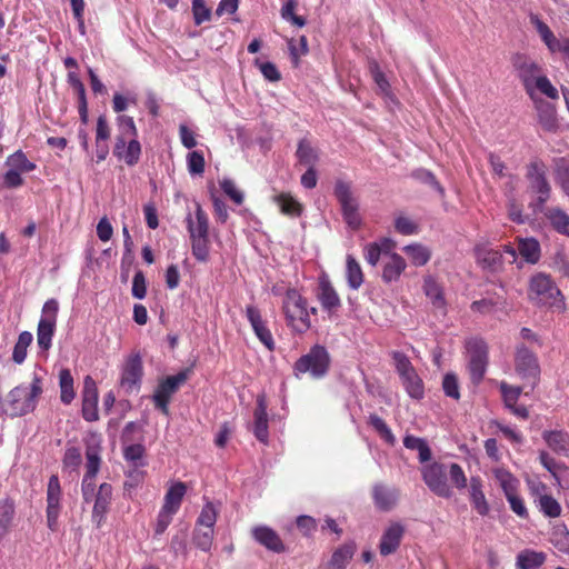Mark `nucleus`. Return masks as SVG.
Returning a JSON list of instances; mask_svg holds the SVG:
<instances>
[{"mask_svg":"<svg viewBox=\"0 0 569 569\" xmlns=\"http://www.w3.org/2000/svg\"><path fill=\"white\" fill-rule=\"evenodd\" d=\"M402 250L408 256L411 264L416 267L427 264L431 258V250L422 243H410L405 246Z\"/></svg>","mask_w":569,"mask_h":569,"instance_id":"2f4dec72","label":"nucleus"},{"mask_svg":"<svg viewBox=\"0 0 569 569\" xmlns=\"http://www.w3.org/2000/svg\"><path fill=\"white\" fill-rule=\"evenodd\" d=\"M355 553V547L352 545H343L337 548L329 562L328 569H346Z\"/></svg>","mask_w":569,"mask_h":569,"instance_id":"ea45409f","label":"nucleus"},{"mask_svg":"<svg viewBox=\"0 0 569 569\" xmlns=\"http://www.w3.org/2000/svg\"><path fill=\"white\" fill-rule=\"evenodd\" d=\"M144 467L130 466L126 471V481L123 485L124 493L132 498L136 490L143 483L146 478Z\"/></svg>","mask_w":569,"mask_h":569,"instance_id":"f704fd0d","label":"nucleus"},{"mask_svg":"<svg viewBox=\"0 0 569 569\" xmlns=\"http://www.w3.org/2000/svg\"><path fill=\"white\" fill-rule=\"evenodd\" d=\"M467 351L469 355V371L473 382H479L487 368L488 350L487 345L481 339H470L467 342Z\"/></svg>","mask_w":569,"mask_h":569,"instance_id":"ddd939ff","label":"nucleus"},{"mask_svg":"<svg viewBox=\"0 0 569 569\" xmlns=\"http://www.w3.org/2000/svg\"><path fill=\"white\" fill-rule=\"evenodd\" d=\"M329 353L322 346H315L311 350L302 356L295 366L298 373H310L313 378L323 377L329 368Z\"/></svg>","mask_w":569,"mask_h":569,"instance_id":"1a4fd4ad","label":"nucleus"},{"mask_svg":"<svg viewBox=\"0 0 569 569\" xmlns=\"http://www.w3.org/2000/svg\"><path fill=\"white\" fill-rule=\"evenodd\" d=\"M82 417L87 421H96L98 413V389L94 380L87 376L83 381L82 390Z\"/></svg>","mask_w":569,"mask_h":569,"instance_id":"f3484780","label":"nucleus"},{"mask_svg":"<svg viewBox=\"0 0 569 569\" xmlns=\"http://www.w3.org/2000/svg\"><path fill=\"white\" fill-rule=\"evenodd\" d=\"M14 518V505L4 500L0 503V540L10 531Z\"/></svg>","mask_w":569,"mask_h":569,"instance_id":"c03bdc74","label":"nucleus"},{"mask_svg":"<svg viewBox=\"0 0 569 569\" xmlns=\"http://www.w3.org/2000/svg\"><path fill=\"white\" fill-rule=\"evenodd\" d=\"M193 540L198 548L209 551L212 546L213 529L197 526Z\"/></svg>","mask_w":569,"mask_h":569,"instance_id":"5fc2aeb1","label":"nucleus"},{"mask_svg":"<svg viewBox=\"0 0 569 569\" xmlns=\"http://www.w3.org/2000/svg\"><path fill=\"white\" fill-rule=\"evenodd\" d=\"M543 439L547 445L557 453H569V436L562 431H545Z\"/></svg>","mask_w":569,"mask_h":569,"instance_id":"4c0bfd02","label":"nucleus"},{"mask_svg":"<svg viewBox=\"0 0 569 569\" xmlns=\"http://www.w3.org/2000/svg\"><path fill=\"white\" fill-rule=\"evenodd\" d=\"M500 391L507 408H513L517 403L522 389L520 387H513L506 382L500 383Z\"/></svg>","mask_w":569,"mask_h":569,"instance_id":"bf43d9fd","label":"nucleus"},{"mask_svg":"<svg viewBox=\"0 0 569 569\" xmlns=\"http://www.w3.org/2000/svg\"><path fill=\"white\" fill-rule=\"evenodd\" d=\"M61 486L58 476L49 478L47 487V523L50 530H56L61 509Z\"/></svg>","mask_w":569,"mask_h":569,"instance_id":"dca6fc26","label":"nucleus"},{"mask_svg":"<svg viewBox=\"0 0 569 569\" xmlns=\"http://www.w3.org/2000/svg\"><path fill=\"white\" fill-rule=\"evenodd\" d=\"M252 536L260 545L273 552L280 553L286 550L284 545L278 533L267 526H259L253 528Z\"/></svg>","mask_w":569,"mask_h":569,"instance_id":"b1692460","label":"nucleus"},{"mask_svg":"<svg viewBox=\"0 0 569 569\" xmlns=\"http://www.w3.org/2000/svg\"><path fill=\"white\" fill-rule=\"evenodd\" d=\"M267 408L268 403L266 396L259 395L257 397V408L253 413L254 421L252 431L256 438L263 443H267L269 439Z\"/></svg>","mask_w":569,"mask_h":569,"instance_id":"4be33fe9","label":"nucleus"},{"mask_svg":"<svg viewBox=\"0 0 569 569\" xmlns=\"http://www.w3.org/2000/svg\"><path fill=\"white\" fill-rule=\"evenodd\" d=\"M395 230L402 236H413L419 232V224L408 216L398 214L395 218Z\"/></svg>","mask_w":569,"mask_h":569,"instance_id":"8fccbe9b","label":"nucleus"},{"mask_svg":"<svg viewBox=\"0 0 569 569\" xmlns=\"http://www.w3.org/2000/svg\"><path fill=\"white\" fill-rule=\"evenodd\" d=\"M373 499L378 508L388 510L395 506L398 499V493L393 489L383 486H376L373 489Z\"/></svg>","mask_w":569,"mask_h":569,"instance_id":"a19ab883","label":"nucleus"},{"mask_svg":"<svg viewBox=\"0 0 569 569\" xmlns=\"http://www.w3.org/2000/svg\"><path fill=\"white\" fill-rule=\"evenodd\" d=\"M537 502L540 508V511L545 516L549 518H557L561 515V506L553 497L549 495H541Z\"/></svg>","mask_w":569,"mask_h":569,"instance_id":"3c124183","label":"nucleus"},{"mask_svg":"<svg viewBox=\"0 0 569 569\" xmlns=\"http://www.w3.org/2000/svg\"><path fill=\"white\" fill-rule=\"evenodd\" d=\"M42 393L41 379L33 377L30 383L17 386L7 395L2 411L10 417H21L32 412Z\"/></svg>","mask_w":569,"mask_h":569,"instance_id":"f257e3e1","label":"nucleus"},{"mask_svg":"<svg viewBox=\"0 0 569 569\" xmlns=\"http://www.w3.org/2000/svg\"><path fill=\"white\" fill-rule=\"evenodd\" d=\"M32 341H33V336L31 332L22 331L19 335L18 341L16 342L13 352H12V360L16 363L21 365L26 360L28 348L30 347Z\"/></svg>","mask_w":569,"mask_h":569,"instance_id":"37998d69","label":"nucleus"},{"mask_svg":"<svg viewBox=\"0 0 569 569\" xmlns=\"http://www.w3.org/2000/svg\"><path fill=\"white\" fill-rule=\"evenodd\" d=\"M539 121L547 130H552L557 126L556 111L551 104H546L539 109Z\"/></svg>","mask_w":569,"mask_h":569,"instance_id":"0e129e2a","label":"nucleus"},{"mask_svg":"<svg viewBox=\"0 0 569 569\" xmlns=\"http://www.w3.org/2000/svg\"><path fill=\"white\" fill-rule=\"evenodd\" d=\"M551 543L562 553H569V530L565 525L552 529Z\"/></svg>","mask_w":569,"mask_h":569,"instance_id":"de8ad7c7","label":"nucleus"},{"mask_svg":"<svg viewBox=\"0 0 569 569\" xmlns=\"http://www.w3.org/2000/svg\"><path fill=\"white\" fill-rule=\"evenodd\" d=\"M143 377V365L139 353L129 355L121 367L120 387L126 393H137Z\"/></svg>","mask_w":569,"mask_h":569,"instance_id":"f8f14e48","label":"nucleus"},{"mask_svg":"<svg viewBox=\"0 0 569 569\" xmlns=\"http://www.w3.org/2000/svg\"><path fill=\"white\" fill-rule=\"evenodd\" d=\"M217 515L218 511L213 503L207 502L198 517L197 526L213 529L217 521Z\"/></svg>","mask_w":569,"mask_h":569,"instance_id":"4d7b16f0","label":"nucleus"},{"mask_svg":"<svg viewBox=\"0 0 569 569\" xmlns=\"http://www.w3.org/2000/svg\"><path fill=\"white\" fill-rule=\"evenodd\" d=\"M406 268V260L399 253L391 252L382 267V280L388 283L399 280Z\"/></svg>","mask_w":569,"mask_h":569,"instance_id":"a878e982","label":"nucleus"},{"mask_svg":"<svg viewBox=\"0 0 569 569\" xmlns=\"http://www.w3.org/2000/svg\"><path fill=\"white\" fill-rule=\"evenodd\" d=\"M518 250L523 260L529 263H536L540 259V244L535 238H519Z\"/></svg>","mask_w":569,"mask_h":569,"instance_id":"473e14b6","label":"nucleus"},{"mask_svg":"<svg viewBox=\"0 0 569 569\" xmlns=\"http://www.w3.org/2000/svg\"><path fill=\"white\" fill-rule=\"evenodd\" d=\"M371 72L379 91L385 97L392 99L391 87L383 72L377 66L372 68Z\"/></svg>","mask_w":569,"mask_h":569,"instance_id":"69168bd1","label":"nucleus"},{"mask_svg":"<svg viewBox=\"0 0 569 569\" xmlns=\"http://www.w3.org/2000/svg\"><path fill=\"white\" fill-rule=\"evenodd\" d=\"M423 291L427 298L430 300L433 308L445 311L446 299L443 295V289L435 278H425Z\"/></svg>","mask_w":569,"mask_h":569,"instance_id":"cd10ccee","label":"nucleus"},{"mask_svg":"<svg viewBox=\"0 0 569 569\" xmlns=\"http://www.w3.org/2000/svg\"><path fill=\"white\" fill-rule=\"evenodd\" d=\"M403 445L407 449L417 450L421 462H427L431 459V450L423 439L415 436H407L403 439Z\"/></svg>","mask_w":569,"mask_h":569,"instance_id":"a18cd8bd","label":"nucleus"},{"mask_svg":"<svg viewBox=\"0 0 569 569\" xmlns=\"http://www.w3.org/2000/svg\"><path fill=\"white\" fill-rule=\"evenodd\" d=\"M546 555L535 550H523L518 553L516 567L517 569H537L543 565Z\"/></svg>","mask_w":569,"mask_h":569,"instance_id":"72a5a7b5","label":"nucleus"},{"mask_svg":"<svg viewBox=\"0 0 569 569\" xmlns=\"http://www.w3.org/2000/svg\"><path fill=\"white\" fill-rule=\"evenodd\" d=\"M469 495L476 511L481 516H486L489 512V505L482 491V482L479 477H471Z\"/></svg>","mask_w":569,"mask_h":569,"instance_id":"bb28decb","label":"nucleus"},{"mask_svg":"<svg viewBox=\"0 0 569 569\" xmlns=\"http://www.w3.org/2000/svg\"><path fill=\"white\" fill-rule=\"evenodd\" d=\"M335 196L337 197L346 223L353 230L361 226L362 219L359 213V202L355 197L348 182L338 180L335 184Z\"/></svg>","mask_w":569,"mask_h":569,"instance_id":"6e6552de","label":"nucleus"},{"mask_svg":"<svg viewBox=\"0 0 569 569\" xmlns=\"http://www.w3.org/2000/svg\"><path fill=\"white\" fill-rule=\"evenodd\" d=\"M192 13L197 26L210 20L211 11L204 0H192Z\"/></svg>","mask_w":569,"mask_h":569,"instance_id":"e2e57ef3","label":"nucleus"},{"mask_svg":"<svg viewBox=\"0 0 569 569\" xmlns=\"http://www.w3.org/2000/svg\"><path fill=\"white\" fill-rule=\"evenodd\" d=\"M247 318L257 336V338L266 346L268 350L274 349V341L270 330L267 328L261 318L260 311L254 306L246 308Z\"/></svg>","mask_w":569,"mask_h":569,"instance_id":"aec40b11","label":"nucleus"},{"mask_svg":"<svg viewBox=\"0 0 569 569\" xmlns=\"http://www.w3.org/2000/svg\"><path fill=\"white\" fill-rule=\"evenodd\" d=\"M114 156L128 166H134L139 162L141 156V144L137 138L121 140L116 139Z\"/></svg>","mask_w":569,"mask_h":569,"instance_id":"6ab92c4d","label":"nucleus"},{"mask_svg":"<svg viewBox=\"0 0 569 569\" xmlns=\"http://www.w3.org/2000/svg\"><path fill=\"white\" fill-rule=\"evenodd\" d=\"M144 452L146 449L142 445L134 443L124 448L123 456L130 466L146 467Z\"/></svg>","mask_w":569,"mask_h":569,"instance_id":"09e8293b","label":"nucleus"},{"mask_svg":"<svg viewBox=\"0 0 569 569\" xmlns=\"http://www.w3.org/2000/svg\"><path fill=\"white\" fill-rule=\"evenodd\" d=\"M296 156L299 163L307 168H315L320 158L319 150L307 139L299 141Z\"/></svg>","mask_w":569,"mask_h":569,"instance_id":"c85d7f7f","label":"nucleus"},{"mask_svg":"<svg viewBox=\"0 0 569 569\" xmlns=\"http://www.w3.org/2000/svg\"><path fill=\"white\" fill-rule=\"evenodd\" d=\"M188 170L191 174H201L204 171V158L202 153L192 151L188 154Z\"/></svg>","mask_w":569,"mask_h":569,"instance_id":"774afa93","label":"nucleus"},{"mask_svg":"<svg viewBox=\"0 0 569 569\" xmlns=\"http://www.w3.org/2000/svg\"><path fill=\"white\" fill-rule=\"evenodd\" d=\"M317 297L322 309L330 316L335 315L341 306V301L337 291L327 279L320 280Z\"/></svg>","mask_w":569,"mask_h":569,"instance_id":"5701e85b","label":"nucleus"},{"mask_svg":"<svg viewBox=\"0 0 569 569\" xmlns=\"http://www.w3.org/2000/svg\"><path fill=\"white\" fill-rule=\"evenodd\" d=\"M527 178L529 181L528 193L531 198L529 207L537 213L543 210L545 203L550 198L551 188L542 167L538 163H531L528 167Z\"/></svg>","mask_w":569,"mask_h":569,"instance_id":"423d86ee","label":"nucleus"},{"mask_svg":"<svg viewBox=\"0 0 569 569\" xmlns=\"http://www.w3.org/2000/svg\"><path fill=\"white\" fill-rule=\"evenodd\" d=\"M187 380L186 372H179L174 376H169L159 382L152 396L153 402L158 409L166 416L169 415V402L171 397L177 392L179 387Z\"/></svg>","mask_w":569,"mask_h":569,"instance_id":"4468645a","label":"nucleus"},{"mask_svg":"<svg viewBox=\"0 0 569 569\" xmlns=\"http://www.w3.org/2000/svg\"><path fill=\"white\" fill-rule=\"evenodd\" d=\"M545 217L557 232L569 237V214L566 211L552 207L545 211Z\"/></svg>","mask_w":569,"mask_h":569,"instance_id":"c756f323","label":"nucleus"},{"mask_svg":"<svg viewBox=\"0 0 569 569\" xmlns=\"http://www.w3.org/2000/svg\"><path fill=\"white\" fill-rule=\"evenodd\" d=\"M501 254L492 249H477V260L486 268H495Z\"/></svg>","mask_w":569,"mask_h":569,"instance_id":"052dcab7","label":"nucleus"},{"mask_svg":"<svg viewBox=\"0 0 569 569\" xmlns=\"http://www.w3.org/2000/svg\"><path fill=\"white\" fill-rule=\"evenodd\" d=\"M6 166L14 171L20 173L30 172L36 169V164L31 162L26 153L21 150H18L10 154L6 159Z\"/></svg>","mask_w":569,"mask_h":569,"instance_id":"79ce46f5","label":"nucleus"},{"mask_svg":"<svg viewBox=\"0 0 569 569\" xmlns=\"http://www.w3.org/2000/svg\"><path fill=\"white\" fill-rule=\"evenodd\" d=\"M101 447L100 441L96 437L87 442L86 448V475L82 479V496L89 501L94 496V478L101 465Z\"/></svg>","mask_w":569,"mask_h":569,"instance_id":"0eeeda50","label":"nucleus"},{"mask_svg":"<svg viewBox=\"0 0 569 569\" xmlns=\"http://www.w3.org/2000/svg\"><path fill=\"white\" fill-rule=\"evenodd\" d=\"M403 532H405V529L400 523H398V522L391 523L385 530V532L381 537L380 545H379L380 553L382 556H388L390 553H393L400 545Z\"/></svg>","mask_w":569,"mask_h":569,"instance_id":"393cba45","label":"nucleus"},{"mask_svg":"<svg viewBox=\"0 0 569 569\" xmlns=\"http://www.w3.org/2000/svg\"><path fill=\"white\" fill-rule=\"evenodd\" d=\"M532 87L537 88L541 93L550 99H558V90L545 76H538L535 78Z\"/></svg>","mask_w":569,"mask_h":569,"instance_id":"680f3d73","label":"nucleus"},{"mask_svg":"<svg viewBox=\"0 0 569 569\" xmlns=\"http://www.w3.org/2000/svg\"><path fill=\"white\" fill-rule=\"evenodd\" d=\"M281 309L287 326L298 333H303L310 329V315L317 312V309L309 307L307 299L295 288L284 292Z\"/></svg>","mask_w":569,"mask_h":569,"instance_id":"f03ea898","label":"nucleus"},{"mask_svg":"<svg viewBox=\"0 0 569 569\" xmlns=\"http://www.w3.org/2000/svg\"><path fill=\"white\" fill-rule=\"evenodd\" d=\"M73 377L69 369H61L59 371V387H60V400L64 405H69L76 397Z\"/></svg>","mask_w":569,"mask_h":569,"instance_id":"c9c22d12","label":"nucleus"},{"mask_svg":"<svg viewBox=\"0 0 569 569\" xmlns=\"http://www.w3.org/2000/svg\"><path fill=\"white\" fill-rule=\"evenodd\" d=\"M58 311L59 303L56 299H49L42 307V315L37 329V342L43 350H48L51 347Z\"/></svg>","mask_w":569,"mask_h":569,"instance_id":"9b49d317","label":"nucleus"},{"mask_svg":"<svg viewBox=\"0 0 569 569\" xmlns=\"http://www.w3.org/2000/svg\"><path fill=\"white\" fill-rule=\"evenodd\" d=\"M369 422L385 441L390 445L395 443L396 438L393 433L380 417L372 415L369 418Z\"/></svg>","mask_w":569,"mask_h":569,"instance_id":"13d9d810","label":"nucleus"},{"mask_svg":"<svg viewBox=\"0 0 569 569\" xmlns=\"http://www.w3.org/2000/svg\"><path fill=\"white\" fill-rule=\"evenodd\" d=\"M528 297L531 301L537 303L561 308L563 305V297L546 273H536L529 281Z\"/></svg>","mask_w":569,"mask_h":569,"instance_id":"39448f33","label":"nucleus"},{"mask_svg":"<svg viewBox=\"0 0 569 569\" xmlns=\"http://www.w3.org/2000/svg\"><path fill=\"white\" fill-rule=\"evenodd\" d=\"M112 500V487L109 483H101L94 498V505L92 509V520L97 527H101L106 515L109 510V506Z\"/></svg>","mask_w":569,"mask_h":569,"instance_id":"412c9836","label":"nucleus"},{"mask_svg":"<svg viewBox=\"0 0 569 569\" xmlns=\"http://www.w3.org/2000/svg\"><path fill=\"white\" fill-rule=\"evenodd\" d=\"M396 370L400 376L402 385L407 393L413 399H421L423 397V382L411 365L410 360L400 352L393 353Z\"/></svg>","mask_w":569,"mask_h":569,"instance_id":"9d476101","label":"nucleus"},{"mask_svg":"<svg viewBox=\"0 0 569 569\" xmlns=\"http://www.w3.org/2000/svg\"><path fill=\"white\" fill-rule=\"evenodd\" d=\"M187 486L181 481L171 482L163 498V505L158 513L154 533L162 535L171 523L173 516L179 511Z\"/></svg>","mask_w":569,"mask_h":569,"instance_id":"20e7f679","label":"nucleus"},{"mask_svg":"<svg viewBox=\"0 0 569 569\" xmlns=\"http://www.w3.org/2000/svg\"><path fill=\"white\" fill-rule=\"evenodd\" d=\"M273 201L279 206L280 211L289 217H299L302 212L301 203L290 193H279L273 197Z\"/></svg>","mask_w":569,"mask_h":569,"instance_id":"e433bc0d","label":"nucleus"},{"mask_svg":"<svg viewBox=\"0 0 569 569\" xmlns=\"http://www.w3.org/2000/svg\"><path fill=\"white\" fill-rule=\"evenodd\" d=\"M186 220L190 234L192 254L198 261L207 262L210 249L208 238L209 221L206 212L198 202H196L194 217L188 214Z\"/></svg>","mask_w":569,"mask_h":569,"instance_id":"7ed1b4c3","label":"nucleus"},{"mask_svg":"<svg viewBox=\"0 0 569 569\" xmlns=\"http://www.w3.org/2000/svg\"><path fill=\"white\" fill-rule=\"evenodd\" d=\"M118 136L116 139L128 140L137 138L138 130L134 124L133 118L128 116H119L117 118Z\"/></svg>","mask_w":569,"mask_h":569,"instance_id":"49530a36","label":"nucleus"},{"mask_svg":"<svg viewBox=\"0 0 569 569\" xmlns=\"http://www.w3.org/2000/svg\"><path fill=\"white\" fill-rule=\"evenodd\" d=\"M516 371L522 379L536 380L540 373L536 356L527 348L519 347L516 353Z\"/></svg>","mask_w":569,"mask_h":569,"instance_id":"a211bd4d","label":"nucleus"},{"mask_svg":"<svg viewBox=\"0 0 569 569\" xmlns=\"http://www.w3.org/2000/svg\"><path fill=\"white\" fill-rule=\"evenodd\" d=\"M495 477L500 483L506 496L517 491L518 480L509 471L500 468L496 469Z\"/></svg>","mask_w":569,"mask_h":569,"instance_id":"6e6d98bb","label":"nucleus"},{"mask_svg":"<svg viewBox=\"0 0 569 569\" xmlns=\"http://www.w3.org/2000/svg\"><path fill=\"white\" fill-rule=\"evenodd\" d=\"M82 463V455L80 449L76 447H69L64 451L62 459L63 470L72 472L77 471Z\"/></svg>","mask_w":569,"mask_h":569,"instance_id":"864d4df0","label":"nucleus"},{"mask_svg":"<svg viewBox=\"0 0 569 569\" xmlns=\"http://www.w3.org/2000/svg\"><path fill=\"white\" fill-rule=\"evenodd\" d=\"M346 279L348 286L353 290L359 289L365 281L361 266L352 254L346 257Z\"/></svg>","mask_w":569,"mask_h":569,"instance_id":"7c9ffc66","label":"nucleus"},{"mask_svg":"<svg viewBox=\"0 0 569 569\" xmlns=\"http://www.w3.org/2000/svg\"><path fill=\"white\" fill-rule=\"evenodd\" d=\"M220 187L223 192L237 204H241L243 202V193L237 188L232 180L223 179L220 182Z\"/></svg>","mask_w":569,"mask_h":569,"instance_id":"338daca9","label":"nucleus"},{"mask_svg":"<svg viewBox=\"0 0 569 569\" xmlns=\"http://www.w3.org/2000/svg\"><path fill=\"white\" fill-rule=\"evenodd\" d=\"M520 77L528 92H531L535 78L540 74V68L536 62H525L519 68Z\"/></svg>","mask_w":569,"mask_h":569,"instance_id":"603ef678","label":"nucleus"},{"mask_svg":"<svg viewBox=\"0 0 569 569\" xmlns=\"http://www.w3.org/2000/svg\"><path fill=\"white\" fill-rule=\"evenodd\" d=\"M422 477L428 488L439 497L449 498L452 491L447 482L445 467L431 463L422 468Z\"/></svg>","mask_w":569,"mask_h":569,"instance_id":"2eb2a0df","label":"nucleus"},{"mask_svg":"<svg viewBox=\"0 0 569 569\" xmlns=\"http://www.w3.org/2000/svg\"><path fill=\"white\" fill-rule=\"evenodd\" d=\"M533 26L536 27L537 32L539 33L541 40L547 46L548 50L551 53L558 52L559 44L561 39L556 38L551 29L539 18L535 17L531 19Z\"/></svg>","mask_w":569,"mask_h":569,"instance_id":"58836bf2","label":"nucleus"}]
</instances>
